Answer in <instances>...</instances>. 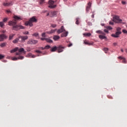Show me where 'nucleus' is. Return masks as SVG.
Instances as JSON below:
<instances>
[{
	"label": "nucleus",
	"instance_id": "obj_1",
	"mask_svg": "<svg viewBox=\"0 0 127 127\" xmlns=\"http://www.w3.org/2000/svg\"><path fill=\"white\" fill-rule=\"evenodd\" d=\"M13 18L14 20L12 21H9L8 22V25L9 26H12V29L13 30H15L17 31V30H19V29H24L25 28L23 26L21 25H17V21H20V20H22V18L20 16L14 15Z\"/></svg>",
	"mask_w": 127,
	"mask_h": 127
},
{
	"label": "nucleus",
	"instance_id": "obj_2",
	"mask_svg": "<svg viewBox=\"0 0 127 127\" xmlns=\"http://www.w3.org/2000/svg\"><path fill=\"white\" fill-rule=\"evenodd\" d=\"M37 22V19L35 18V16H33L31 18H30L29 21L25 22V25L26 26H28V25L30 27L33 26V22Z\"/></svg>",
	"mask_w": 127,
	"mask_h": 127
},
{
	"label": "nucleus",
	"instance_id": "obj_3",
	"mask_svg": "<svg viewBox=\"0 0 127 127\" xmlns=\"http://www.w3.org/2000/svg\"><path fill=\"white\" fill-rule=\"evenodd\" d=\"M117 32L115 33V34H113L111 35V36L112 37H114V38H118V37H120V35L122 34V28L120 27H118L116 29Z\"/></svg>",
	"mask_w": 127,
	"mask_h": 127
},
{
	"label": "nucleus",
	"instance_id": "obj_4",
	"mask_svg": "<svg viewBox=\"0 0 127 127\" xmlns=\"http://www.w3.org/2000/svg\"><path fill=\"white\" fill-rule=\"evenodd\" d=\"M37 43H38V41L36 40H33L32 39L29 40L27 42V44L30 45H35V44H37Z\"/></svg>",
	"mask_w": 127,
	"mask_h": 127
},
{
	"label": "nucleus",
	"instance_id": "obj_5",
	"mask_svg": "<svg viewBox=\"0 0 127 127\" xmlns=\"http://www.w3.org/2000/svg\"><path fill=\"white\" fill-rule=\"evenodd\" d=\"M19 38L21 39V40L19 41V42H25V40L28 39V36H19Z\"/></svg>",
	"mask_w": 127,
	"mask_h": 127
},
{
	"label": "nucleus",
	"instance_id": "obj_6",
	"mask_svg": "<svg viewBox=\"0 0 127 127\" xmlns=\"http://www.w3.org/2000/svg\"><path fill=\"white\" fill-rule=\"evenodd\" d=\"M113 21L116 23H120L122 21V19H120V17L118 16H115L113 17Z\"/></svg>",
	"mask_w": 127,
	"mask_h": 127
},
{
	"label": "nucleus",
	"instance_id": "obj_7",
	"mask_svg": "<svg viewBox=\"0 0 127 127\" xmlns=\"http://www.w3.org/2000/svg\"><path fill=\"white\" fill-rule=\"evenodd\" d=\"M49 4H50L49 7L50 8H55V7H56V5H53L54 4V1H53L52 0H50L49 1Z\"/></svg>",
	"mask_w": 127,
	"mask_h": 127
},
{
	"label": "nucleus",
	"instance_id": "obj_8",
	"mask_svg": "<svg viewBox=\"0 0 127 127\" xmlns=\"http://www.w3.org/2000/svg\"><path fill=\"white\" fill-rule=\"evenodd\" d=\"M65 31V29H64V26H62L60 29L58 30L57 33L60 34V33H62V32H64Z\"/></svg>",
	"mask_w": 127,
	"mask_h": 127
},
{
	"label": "nucleus",
	"instance_id": "obj_9",
	"mask_svg": "<svg viewBox=\"0 0 127 127\" xmlns=\"http://www.w3.org/2000/svg\"><path fill=\"white\" fill-rule=\"evenodd\" d=\"M57 50L58 51L59 53H60L61 52H63V50L64 49V47L60 45L58 47H57Z\"/></svg>",
	"mask_w": 127,
	"mask_h": 127
},
{
	"label": "nucleus",
	"instance_id": "obj_10",
	"mask_svg": "<svg viewBox=\"0 0 127 127\" xmlns=\"http://www.w3.org/2000/svg\"><path fill=\"white\" fill-rule=\"evenodd\" d=\"M56 15H57V11H52L50 14V17H54V16H56Z\"/></svg>",
	"mask_w": 127,
	"mask_h": 127
},
{
	"label": "nucleus",
	"instance_id": "obj_11",
	"mask_svg": "<svg viewBox=\"0 0 127 127\" xmlns=\"http://www.w3.org/2000/svg\"><path fill=\"white\" fill-rule=\"evenodd\" d=\"M118 59H120V60H122V63H124V64H127V60H126V58L120 56L118 57Z\"/></svg>",
	"mask_w": 127,
	"mask_h": 127
},
{
	"label": "nucleus",
	"instance_id": "obj_12",
	"mask_svg": "<svg viewBox=\"0 0 127 127\" xmlns=\"http://www.w3.org/2000/svg\"><path fill=\"white\" fill-rule=\"evenodd\" d=\"M4 6H10L12 5V1L8 2V3H3Z\"/></svg>",
	"mask_w": 127,
	"mask_h": 127
},
{
	"label": "nucleus",
	"instance_id": "obj_13",
	"mask_svg": "<svg viewBox=\"0 0 127 127\" xmlns=\"http://www.w3.org/2000/svg\"><path fill=\"white\" fill-rule=\"evenodd\" d=\"M84 44H85L86 45H88L89 46H90V45H93V44H94V43H90V42H89V41H88L87 40H85L84 41Z\"/></svg>",
	"mask_w": 127,
	"mask_h": 127
},
{
	"label": "nucleus",
	"instance_id": "obj_14",
	"mask_svg": "<svg viewBox=\"0 0 127 127\" xmlns=\"http://www.w3.org/2000/svg\"><path fill=\"white\" fill-rule=\"evenodd\" d=\"M53 39L55 41H57V40H59L60 39V36L58 35H54L53 37Z\"/></svg>",
	"mask_w": 127,
	"mask_h": 127
},
{
	"label": "nucleus",
	"instance_id": "obj_15",
	"mask_svg": "<svg viewBox=\"0 0 127 127\" xmlns=\"http://www.w3.org/2000/svg\"><path fill=\"white\" fill-rule=\"evenodd\" d=\"M27 57H30V58H35V57H36V56L32 55V54L31 53H29L27 55Z\"/></svg>",
	"mask_w": 127,
	"mask_h": 127
},
{
	"label": "nucleus",
	"instance_id": "obj_16",
	"mask_svg": "<svg viewBox=\"0 0 127 127\" xmlns=\"http://www.w3.org/2000/svg\"><path fill=\"white\" fill-rule=\"evenodd\" d=\"M92 3H91V2H88V6L86 7V11H89V10H90V8L91 7V5Z\"/></svg>",
	"mask_w": 127,
	"mask_h": 127
},
{
	"label": "nucleus",
	"instance_id": "obj_17",
	"mask_svg": "<svg viewBox=\"0 0 127 127\" xmlns=\"http://www.w3.org/2000/svg\"><path fill=\"white\" fill-rule=\"evenodd\" d=\"M6 36L4 34L0 35V41H3V39L5 38Z\"/></svg>",
	"mask_w": 127,
	"mask_h": 127
},
{
	"label": "nucleus",
	"instance_id": "obj_18",
	"mask_svg": "<svg viewBox=\"0 0 127 127\" xmlns=\"http://www.w3.org/2000/svg\"><path fill=\"white\" fill-rule=\"evenodd\" d=\"M56 30L57 29L51 30V31H47L46 33H47L48 34H52V33H54V32H56Z\"/></svg>",
	"mask_w": 127,
	"mask_h": 127
},
{
	"label": "nucleus",
	"instance_id": "obj_19",
	"mask_svg": "<svg viewBox=\"0 0 127 127\" xmlns=\"http://www.w3.org/2000/svg\"><path fill=\"white\" fill-rule=\"evenodd\" d=\"M68 35V32H64L61 35V37H66Z\"/></svg>",
	"mask_w": 127,
	"mask_h": 127
},
{
	"label": "nucleus",
	"instance_id": "obj_20",
	"mask_svg": "<svg viewBox=\"0 0 127 127\" xmlns=\"http://www.w3.org/2000/svg\"><path fill=\"white\" fill-rule=\"evenodd\" d=\"M57 49H58L57 47L55 46L51 49V51L52 52H55V51L57 50Z\"/></svg>",
	"mask_w": 127,
	"mask_h": 127
},
{
	"label": "nucleus",
	"instance_id": "obj_21",
	"mask_svg": "<svg viewBox=\"0 0 127 127\" xmlns=\"http://www.w3.org/2000/svg\"><path fill=\"white\" fill-rule=\"evenodd\" d=\"M18 41L19 42L20 41V40H19V37L15 39V40H13V43H14V44L17 43Z\"/></svg>",
	"mask_w": 127,
	"mask_h": 127
},
{
	"label": "nucleus",
	"instance_id": "obj_22",
	"mask_svg": "<svg viewBox=\"0 0 127 127\" xmlns=\"http://www.w3.org/2000/svg\"><path fill=\"white\" fill-rule=\"evenodd\" d=\"M18 50V48L16 47L14 48V49L10 51V53H14V52H16Z\"/></svg>",
	"mask_w": 127,
	"mask_h": 127
},
{
	"label": "nucleus",
	"instance_id": "obj_23",
	"mask_svg": "<svg viewBox=\"0 0 127 127\" xmlns=\"http://www.w3.org/2000/svg\"><path fill=\"white\" fill-rule=\"evenodd\" d=\"M99 37L100 39H106V38H107V37L106 36L102 35H100L99 36Z\"/></svg>",
	"mask_w": 127,
	"mask_h": 127
},
{
	"label": "nucleus",
	"instance_id": "obj_24",
	"mask_svg": "<svg viewBox=\"0 0 127 127\" xmlns=\"http://www.w3.org/2000/svg\"><path fill=\"white\" fill-rule=\"evenodd\" d=\"M46 41L47 42H48L49 43H52V42H53V41H52V40L48 38L46 39Z\"/></svg>",
	"mask_w": 127,
	"mask_h": 127
},
{
	"label": "nucleus",
	"instance_id": "obj_25",
	"mask_svg": "<svg viewBox=\"0 0 127 127\" xmlns=\"http://www.w3.org/2000/svg\"><path fill=\"white\" fill-rule=\"evenodd\" d=\"M19 52H23L24 53H25V51H24V49H23V48H21L19 49H18Z\"/></svg>",
	"mask_w": 127,
	"mask_h": 127
},
{
	"label": "nucleus",
	"instance_id": "obj_26",
	"mask_svg": "<svg viewBox=\"0 0 127 127\" xmlns=\"http://www.w3.org/2000/svg\"><path fill=\"white\" fill-rule=\"evenodd\" d=\"M96 33H98L99 34H103L104 35H105V33L104 32H103V31H101V30H98L96 31Z\"/></svg>",
	"mask_w": 127,
	"mask_h": 127
},
{
	"label": "nucleus",
	"instance_id": "obj_27",
	"mask_svg": "<svg viewBox=\"0 0 127 127\" xmlns=\"http://www.w3.org/2000/svg\"><path fill=\"white\" fill-rule=\"evenodd\" d=\"M32 36H34L35 37H37L38 36H39V34L38 33H35L33 34H32Z\"/></svg>",
	"mask_w": 127,
	"mask_h": 127
},
{
	"label": "nucleus",
	"instance_id": "obj_28",
	"mask_svg": "<svg viewBox=\"0 0 127 127\" xmlns=\"http://www.w3.org/2000/svg\"><path fill=\"white\" fill-rule=\"evenodd\" d=\"M84 36H88L89 37V36L91 35L90 33H85L83 34Z\"/></svg>",
	"mask_w": 127,
	"mask_h": 127
},
{
	"label": "nucleus",
	"instance_id": "obj_29",
	"mask_svg": "<svg viewBox=\"0 0 127 127\" xmlns=\"http://www.w3.org/2000/svg\"><path fill=\"white\" fill-rule=\"evenodd\" d=\"M4 26V23L3 22H0V27H3Z\"/></svg>",
	"mask_w": 127,
	"mask_h": 127
},
{
	"label": "nucleus",
	"instance_id": "obj_30",
	"mask_svg": "<svg viewBox=\"0 0 127 127\" xmlns=\"http://www.w3.org/2000/svg\"><path fill=\"white\" fill-rule=\"evenodd\" d=\"M13 36H14V34L10 35V36L9 37V40H11V39H12Z\"/></svg>",
	"mask_w": 127,
	"mask_h": 127
},
{
	"label": "nucleus",
	"instance_id": "obj_31",
	"mask_svg": "<svg viewBox=\"0 0 127 127\" xmlns=\"http://www.w3.org/2000/svg\"><path fill=\"white\" fill-rule=\"evenodd\" d=\"M24 59V57H23V56H19L18 57V59H19L20 60H22Z\"/></svg>",
	"mask_w": 127,
	"mask_h": 127
},
{
	"label": "nucleus",
	"instance_id": "obj_32",
	"mask_svg": "<svg viewBox=\"0 0 127 127\" xmlns=\"http://www.w3.org/2000/svg\"><path fill=\"white\" fill-rule=\"evenodd\" d=\"M79 19H80L79 18H77L76 19V22H75L76 24H79Z\"/></svg>",
	"mask_w": 127,
	"mask_h": 127
},
{
	"label": "nucleus",
	"instance_id": "obj_33",
	"mask_svg": "<svg viewBox=\"0 0 127 127\" xmlns=\"http://www.w3.org/2000/svg\"><path fill=\"white\" fill-rule=\"evenodd\" d=\"M51 47L49 45L46 46L45 47V49H49V48H51Z\"/></svg>",
	"mask_w": 127,
	"mask_h": 127
},
{
	"label": "nucleus",
	"instance_id": "obj_34",
	"mask_svg": "<svg viewBox=\"0 0 127 127\" xmlns=\"http://www.w3.org/2000/svg\"><path fill=\"white\" fill-rule=\"evenodd\" d=\"M29 33V32L28 31H25V32H23V34H24V35H26L28 34Z\"/></svg>",
	"mask_w": 127,
	"mask_h": 127
},
{
	"label": "nucleus",
	"instance_id": "obj_35",
	"mask_svg": "<svg viewBox=\"0 0 127 127\" xmlns=\"http://www.w3.org/2000/svg\"><path fill=\"white\" fill-rule=\"evenodd\" d=\"M46 33H43L42 34V37H46Z\"/></svg>",
	"mask_w": 127,
	"mask_h": 127
},
{
	"label": "nucleus",
	"instance_id": "obj_36",
	"mask_svg": "<svg viewBox=\"0 0 127 127\" xmlns=\"http://www.w3.org/2000/svg\"><path fill=\"white\" fill-rule=\"evenodd\" d=\"M39 3L40 4H43V3H44V0H41Z\"/></svg>",
	"mask_w": 127,
	"mask_h": 127
},
{
	"label": "nucleus",
	"instance_id": "obj_37",
	"mask_svg": "<svg viewBox=\"0 0 127 127\" xmlns=\"http://www.w3.org/2000/svg\"><path fill=\"white\" fill-rule=\"evenodd\" d=\"M7 18H4L3 19V21L2 22L4 23V22H6V21H7Z\"/></svg>",
	"mask_w": 127,
	"mask_h": 127
},
{
	"label": "nucleus",
	"instance_id": "obj_38",
	"mask_svg": "<svg viewBox=\"0 0 127 127\" xmlns=\"http://www.w3.org/2000/svg\"><path fill=\"white\" fill-rule=\"evenodd\" d=\"M57 25L56 24H51V27H53V28H55Z\"/></svg>",
	"mask_w": 127,
	"mask_h": 127
},
{
	"label": "nucleus",
	"instance_id": "obj_39",
	"mask_svg": "<svg viewBox=\"0 0 127 127\" xmlns=\"http://www.w3.org/2000/svg\"><path fill=\"white\" fill-rule=\"evenodd\" d=\"M103 50L105 51V53H107V51L109 50V49H108L107 48H104Z\"/></svg>",
	"mask_w": 127,
	"mask_h": 127
},
{
	"label": "nucleus",
	"instance_id": "obj_40",
	"mask_svg": "<svg viewBox=\"0 0 127 127\" xmlns=\"http://www.w3.org/2000/svg\"><path fill=\"white\" fill-rule=\"evenodd\" d=\"M27 51L28 52H30V51H31V49L30 48V47L27 48Z\"/></svg>",
	"mask_w": 127,
	"mask_h": 127
},
{
	"label": "nucleus",
	"instance_id": "obj_41",
	"mask_svg": "<svg viewBox=\"0 0 127 127\" xmlns=\"http://www.w3.org/2000/svg\"><path fill=\"white\" fill-rule=\"evenodd\" d=\"M5 46V43H2L0 45L1 47H4Z\"/></svg>",
	"mask_w": 127,
	"mask_h": 127
},
{
	"label": "nucleus",
	"instance_id": "obj_42",
	"mask_svg": "<svg viewBox=\"0 0 127 127\" xmlns=\"http://www.w3.org/2000/svg\"><path fill=\"white\" fill-rule=\"evenodd\" d=\"M4 56L0 54V60L1 59H3L4 58Z\"/></svg>",
	"mask_w": 127,
	"mask_h": 127
},
{
	"label": "nucleus",
	"instance_id": "obj_43",
	"mask_svg": "<svg viewBox=\"0 0 127 127\" xmlns=\"http://www.w3.org/2000/svg\"><path fill=\"white\" fill-rule=\"evenodd\" d=\"M18 59V58H12V60L13 61H16V60H17Z\"/></svg>",
	"mask_w": 127,
	"mask_h": 127
},
{
	"label": "nucleus",
	"instance_id": "obj_44",
	"mask_svg": "<svg viewBox=\"0 0 127 127\" xmlns=\"http://www.w3.org/2000/svg\"><path fill=\"white\" fill-rule=\"evenodd\" d=\"M109 24H110L111 25H114V22L110 21L109 22Z\"/></svg>",
	"mask_w": 127,
	"mask_h": 127
},
{
	"label": "nucleus",
	"instance_id": "obj_45",
	"mask_svg": "<svg viewBox=\"0 0 127 127\" xmlns=\"http://www.w3.org/2000/svg\"><path fill=\"white\" fill-rule=\"evenodd\" d=\"M122 4H127V2L126 1H122Z\"/></svg>",
	"mask_w": 127,
	"mask_h": 127
},
{
	"label": "nucleus",
	"instance_id": "obj_46",
	"mask_svg": "<svg viewBox=\"0 0 127 127\" xmlns=\"http://www.w3.org/2000/svg\"><path fill=\"white\" fill-rule=\"evenodd\" d=\"M104 32H106V33H109V30H108V29H104Z\"/></svg>",
	"mask_w": 127,
	"mask_h": 127
},
{
	"label": "nucleus",
	"instance_id": "obj_47",
	"mask_svg": "<svg viewBox=\"0 0 127 127\" xmlns=\"http://www.w3.org/2000/svg\"><path fill=\"white\" fill-rule=\"evenodd\" d=\"M36 52L37 53H42V52H41L40 51H38V50L36 51Z\"/></svg>",
	"mask_w": 127,
	"mask_h": 127
},
{
	"label": "nucleus",
	"instance_id": "obj_48",
	"mask_svg": "<svg viewBox=\"0 0 127 127\" xmlns=\"http://www.w3.org/2000/svg\"><path fill=\"white\" fill-rule=\"evenodd\" d=\"M107 29H109V30H111L113 29V28L110 26H108L107 27Z\"/></svg>",
	"mask_w": 127,
	"mask_h": 127
},
{
	"label": "nucleus",
	"instance_id": "obj_49",
	"mask_svg": "<svg viewBox=\"0 0 127 127\" xmlns=\"http://www.w3.org/2000/svg\"><path fill=\"white\" fill-rule=\"evenodd\" d=\"M20 54H21V53L19 52L16 53V55H20Z\"/></svg>",
	"mask_w": 127,
	"mask_h": 127
},
{
	"label": "nucleus",
	"instance_id": "obj_50",
	"mask_svg": "<svg viewBox=\"0 0 127 127\" xmlns=\"http://www.w3.org/2000/svg\"><path fill=\"white\" fill-rule=\"evenodd\" d=\"M6 12L7 13H10L11 12V11L10 10H6Z\"/></svg>",
	"mask_w": 127,
	"mask_h": 127
},
{
	"label": "nucleus",
	"instance_id": "obj_51",
	"mask_svg": "<svg viewBox=\"0 0 127 127\" xmlns=\"http://www.w3.org/2000/svg\"><path fill=\"white\" fill-rule=\"evenodd\" d=\"M113 45H114V46H117V45H118V43H114Z\"/></svg>",
	"mask_w": 127,
	"mask_h": 127
},
{
	"label": "nucleus",
	"instance_id": "obj_52",
	"mask_svg": "<svg viewBox=\"0 0 127 127\" xmlns=\"http://www.w3.org/2000/svg\"><path fill=\"white\" fill-rule=\"evenodd\" d=\"M41 40H42V41H43V40H46V38H41Z\"/></svg>",
	"mask_w": 127,
	"mask_h": 127
},
{
	"label": "nucleus",
	"instance_id": "obj_53",
	"mask_svg": "<svg viewBox=\"0 0 127 127\" xmlns=\"http://www.w3.org/2000/svg\"><path fill=\"white\" fill-rule=\"evenodd\" d=\"M40 49H41V50H44V49H45V47L43 48V47H40Z\"/></svg>",
	"mask_w": 127,
	"mask_h": 127
},
{
	"label": "nucleus",
	"instance_id": "obj_54",
	"mask_svg": "<svg viewBox=\"0 0 127 127\" xmlns=\"http://www.w3.org/2000/svg\"><path fill=\"white\" fill-rule=\"evenodd\" d=\"M71 46H72V44H69L68 45V47H71Z\"/></svg>",
	"mask_w": 127,
	"mask_h": 127
},
{
	"label": "nucleus",
	"instance_id": "obj_55",
	"mask_svg": "<svg viewBox=\"0 0 127 127\" xmlns=\"http://www.w3.org/2000/svg\"><path fill=\"white\" fill-rule=\"evenodd\" d=\"M91 17H92V18H94V14H93L92 15H91Z\"/></svg>",
	"mask_w": 127,
	"mask_h": 127
},
{
	"label": "nucleus",
	"instance_id": "obj_56",
	"mask_svg": "<svg viewBox=\"0 0 127 127\" xmlns=\"http://www.w3.org/2000/svg\"><path fill=\"white\" fill-rule=\"evenodd\" d=\"M102 26H104L105 25V24H101Z\"/></svg>",
	"mask_w": 127,
	"mask_h": 127
},
{
	"label": "nucleus",
	"instance_id": "obj_57",
	"mask_svg": "<svg viewBox=\"0 0 127 127\" xmlns=\"http://www.w3.org/2000/svg\"><path fill=\"white\" fill-rule=\"evenodd\" d=\"M125 52H126V53H127V49H125Z\"/></svg>",
	"mask_w": 127,
	"mask_h": 127
},
{
	"label": "nucleus",
	"instance_id": "obj_58",
	"mask_svg": "<svg viewBox=\"0 0 127 127\" xmlns=\"http://www.w3.org/2000/svg\"><path fill=\"white\" fill-rule=\"evenodd\" d=\"M49 16V13H47V16Z\"/></svg>",
	"mask_w": 127,
	"mask_h": 127
},
{
	"label": "nucleus",
	"instance_id": "obj_59",
	"mask_svg": "<svg viewBox=\"0 0 127 127\" xmlns=\"http://www.w3.org/2000/svg\"><path fill=\"white\" fill-rule=\"evenodd\" d=\"M121 51H122V52H124V50H123V49H121Z\"/></svg>",
	"mask_w": 127,
	"mask_h": 127
},
{
	"label": "nucleus",
	"instance_id": "obj_60",
	"mask_svg": "<svg viewBox=\"0 0 127 127\" xmlns=\"http://www.w3.org/2000/svg\"><path fill=\"white\" fill-rule=\"evenodd\" d=\"M46 11H45L44 12H45Z\"/></svg>",
	"mask_w": 127,
	"mask_h": 127
}]
</instances>
